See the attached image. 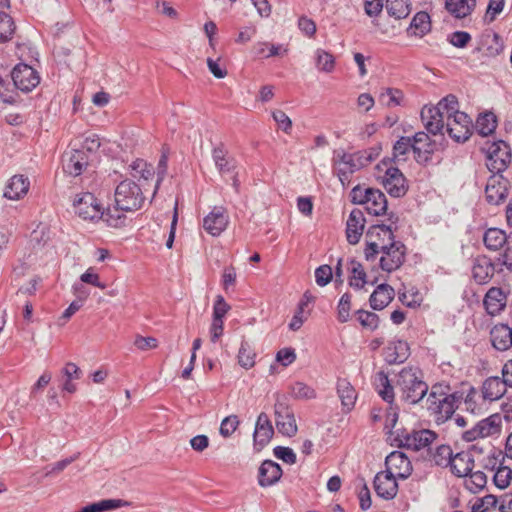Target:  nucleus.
<instances>
[{
    "instance_id": "nucleus-34",
    "label": "nucleus",
    "mask_w": 512,
    "mask_h": 512,
    "mask_svg": "<svg viewBox=\"0 0 512 512\" xmlns=\"http://www.w3.org/2000/svg\"><path fill=\"white\" fill-rule=\"evenodd\" d=\"M476 7V0H446L445 8L455 18L462 19L470 15Z\"/></svg>"
},
{
    "instance_id": "nucleus-4",
    "label": "nucleus",
    "mask_w": 512,
    "mask_h": 512,
    "mask_svg": "<svg viewBox=\"0 0 512 512\" xmlns=\"http://www.w3.org/2000/svg\"><path fill=\"white\" fill-rule=\"evenodd\" d=\"M115 204L124 212L140 209L145 201L140 186L129 179L120 182L115 189Z\"/></svg>"
},
{
    "instance_id": "nucleus-37",
    "label": "nucleus",
    "mask_w": 512,
    "mask_h": 512,
    "mask_svg": "<svg viewBox=\"0 0 512 512\" xmlns=\"http://www.w3.org/2000/svg\"><path fill=\"white\" fill-rule=\"evenodd\" d=\"M130 505V502L123 499H103L84 506L81 512H106Z\"/></svg>"
},
{
    "instance_id": "nucleus-9",
    "label": "nucleus",
    "mask_w": 512,
    "mask_h": 512,
    "mask_svg": "<svg viewBox=\"0 0 512 512\" xmlns=\"http://www.w3.org/2000/svg\"><path fill=\"white\" fill-rule=\"evenodd\" d=\"M501 427L502 416L499 413H494L478 421L471 429L465 431L462 438L467 442H472L478 438L498 435L501 432Z\"/></svg>"
},
{
    "instance_id": "nucleus-45",
    "label": "nucleus",
    "mask_w": 512,
    "mask_h": 512,
    "mask_svg": "<svg viewBox=\"0 0 512 512\" xmlns=\"http://www.w3.org/2000/svg\"><path fill=\"white\" fill-rule=\"evenodd\" d=\"M386 10L389 16L395 19L406 18L409 13V6L404 0H386Z\"/></svg>"
},
{
    "instance_id": "nucleus-18",
    "label": "nucleus",
    "mask_w": 512,
    "mask_h": 512,
    "mask_svg": "<svg viewBox=\"0 0 512 512\" xmlns=\"http://www.w3.org/2000/svg\"><path fill=\"white\" fill-rule=\"evenodd\" d=\"M397 479L391 472H378L373 481L376 494L385 500H392L398 492Z\"/></svg>"
},
{
    "instance_id": "nucleus-50",
    "label": "nucleus",
    "mask_w": 512,
    "mask_h": 512,
    "mask_svg": "<svg viewBox=\"0 0 512 512\" xmlns=\"http://www.w3.org/2000/svg\"><path fill=\"white\" fill-rule=\"evenodd\" d=\"M315 304V297L307 290L300 299L295 314L307 320Z\"/></svg>"
},
{
    "instance_id": "nucleus-3",
    "label": "nucleus",
    "mask_w": 512,
    "mask_h": 512,
    "mask_svg": "<svg viewBox=\"0 0 512 512\" xmlns=\"http://www.w3.org/2000/svg\"><path fill=\"white\" fill-rule=\"evenodd\" d=\"M386 236L390 243L382 245L383 256L380 258V267L383 271L392 272L398 269L405 260L406 247L402 242L394 240L393 229L390 225L376 224L369 227L366 233L367 238Z\"/></svg>"
},
{
    "instance_id": "nucleus-21",
    "label": "nucleus",
    "mask_w": 512,
    "mask_h": 512,
    "mask_svg": "<svg viewBox=\"0 0 512 512\" xmlns=\"http://www.w3.org/2000/svg\"><path fill=\"white\" fill-rule=\"evenodd\" d=\"M384 360L389 365L404 363L409 355L408 343L403 340H392L383 350Z\"/></svg>"
},
{
    "instance_id": "nucleus-22",
    "label": "nucleus",
    "mask_w": 512,
    "mask_h": 512,
    "mask_svg": "<svg viewBox=\"0 0 512 512\" xmlns=\"http://www.w3.org/2000/svg\"><path fill=\"white\" fill-rule=\"evenodd\" d=\"M274 435V428L268 415L261 412L256 420L255 430L253 434L254 445L260 448L265 447Z\"/></svg>"
},
{
    "instance_id": "nucleus-29",
    "label": "nucleus",
    "mask_w": 512,
    "mask_h": 512,
    "mask_svg": "<svg viewBox=\"0 0 512 512\" xmlns=\"http://www.w3.org/2000/svg\"><path fill=\"white\" fill-rule=\"evenodd\" d=\"M506 302L505 290H487L483 300L486 312L491 316L500 314L506 307Z\"/></svg>"
},
{
    "instance_id": "nucleus-58",
    "label": "nucleus",
    "mask_w": 512,
    "mask_h": 512,
    "mask_svg": "<svg viewBox=\"0 0 512 512\" xmlns=\"http://www.w3.org/2000/svg\"><path fill=\"white\" fill-rule=\"evenodd\" d=\"M239 424L240 421L236 415L227 416L222 420L219 432L225 438L230 437L236 431Z\"/></svg>"
},
{
    "instance_id": "nucleus-43",
    "label": "nucleus",
    "mask_w": 512,
    "mask_h": 512,
    "mask_svg": "<svg viewBox=\"0 0 512 512\" xmlns=\"http://www.w3.org/2000/svg\"><path fill=\"white\" fill-rule=\"evenodd\" d=\"M15 23L6 11H0V42H7L12 39L15 33Z\"/></svg>"
},
{
    "instance_id": "nucleus-23",
    "label": "nucleus",
    "mask_w": 512,
    "mask_h": 512,
    "mask_svg": "<svg viewBox=\"0 0 512 512\" xmlns=\"http://www.w3.org/2000/svg\"><path fill=\"white\" fill-rule=\"evenodd\" d=\"M282 474V468L278 463L264 460L258 470V484L261 487L272 486L280 480Z\"/></svg>"
},
{
    "instance_id": "nucleus-28",
    "label": "nucleus",
    "mask_w": 512,
    "mask_h": 512,
    "mask_svg": "<svg viewBox=\"0 0 512 512\" xmlns=\"http://www.w3.org/2000/svg\"><path fill=\"white\" fill-rule=\"evenodd\" d=\"M474 468V457L470 451H461L454 455L450 465L452 474L457 477H467Z\"/></svg>"
},
{
    "instance_id": "nucleus-38",
    "label": "nucleus",
    "mask_w": 512,
    "mask_h": 512,
    "mask_svg": "<svg viewBox=\"0 0 512 512\" xmlns=\"http://www.w3.org/2000/svg\"><path fill=\"white\" fill-rule=\"evenodd\" d=\"M429 108L425 106L421 110V120L424 124L425 129L428 133L432 135L443 134V129L445 127L444 121L445 119L440 114L430 113L425 115V110Z\"/></svg>"
},
{
    "instance_id": "nucleus-6",
    "label": "nucleus",
    "mask_w": 512,
    "mask_h": 512,
    "mask_svg": "<svg viewBox=\"0 0 512 512\" xmlns=\"http://www.w3.org/2000/svg\"><path fill=\"white\" fill-rule=\"evenodd\" d=\"M487 145V148H484L488 159L487 168L493 174L502 175L501 173L504 172L511 163V147L503 140L487 143Z\"/></svg>"
},
{
    "instance_id": "nucleus-20",
    "label": "nucleus",
    "mask_w": 512,
    "mask_h": 512,
    "mask_svg": "<svg viewBox=\"0 0 512 512\" xmlns=\"http://www.w3.org/2000/svg\"><path fill=\"white\" fill-rule=\"evenodd\" d=\"M229 223V215L223 206H215L204 218L203 227L212 236H219Z\"/></svg>"
},
{
    "instance_id": "nucleus-5",
    "label": "nucleus",
    "mask_w": 512,
    "mask_h": 512,
    "mask_svg": "<svg viewBox=\"0 0 512 512\" xmlns=\"http://www.w3.org/2000/svg\"><path fill=\"white\" fill-rule=\"evenodd\" d=\"M484 245L491 251L502 250V264L512 269V232L506 234L499 228H489L483 236Z\"/></svg>"
},
{
    "instance_id": "nucleus-62",
    "label": "nucleus",
    "mask_w": 512,
    "mask_h": 512,
    "mask_svg": "<svg viewBox=\"0 0 512 512\" xmlns=\"http://www.w3.org/2000/svg\"><path fill=\"white\" fill-rule=\"evenodd\" d=\"M272 117L283 132L290 134L292 130V121L284 111L274 110L272 112Z\"/></svg>"
},
{
    "instance_id": "nucleus-33",
    "label": "nucleus",
    "mask_w": 512,
    "mask_h": 512,
    "mask_svg": "<svg viewBox=\"0 0 512 512\" xmlns=\"http://www.w3.org/2000/svg\"><path fill=\"white\" fill-rule=\"evenodd\" d=\"M494 270V266L488 258H477L472 267V276L477 284L483 285L493 275Z\"/></svg>"
},
{
    "instance_id": "nucleus-47",
    "label": "nucleus",
    "mask_w": 512,
    "mask_h": 512,
    "mask_svg": "<svg viewBox=\"0 0 512 512\" xmlns=\"http://www.w3.org/2000/svg\"><path fill=\"white\" fill-rule=\"evenodd\" d=\"M465 480V487L472 493L480 492L487 484V476L482 471L471 472Z\"/></svg>"
},
{
    "instance_id": "nucleus-59",
    "label": "nucleus",
    "mask_w": 512,
    "mask_h": 512,
    "mask_svg": "<svg viewBox=\"0 0 512 512\" xmlns=\"http://www.w3.org/2000/svg\"><path fill=\"white\" fill-rule=\"evenodd\" d=\"M316 65L322 71L331 72L334 68V58L330 53L319 49L316 52Z\"/></svg>"
},
{
    "instance_id": "nucleus-63",
    "label": "nucleus",
    "mask_w": 512,
    "mask_h": 512,
    "mask_svg": "<svg viewBox=\"0 0 512 512\" xmlns=\"http://www.w3.org/2000/svg\"><path fill=\"white\" fill-rule=\"evenodd\" d=\"M333 278V270L329 265H321L315 270L316 283L323 287Z\"/></svg>"
},
{
    "instance_id": "nucleus-48",
    "label": "nucleus",
    "mask_w": 512,
    "mask_h": 512,
    "mask_svg": "<svg viewBox=\"0 0 512 512\" xmlns=\"http://www.w3.org/2000/svg\"><path fill=\"white\" fill-rule=\"evenodd\" d=\"M352 295L348 292L344 293L337 305V320L340 323H346L350 320L351 317V303Z\"/></svg>"
},
{
    "instance_id": "nucleus-55",
    "label": "nucleus",
    "mask_w": 512,
    "mask_h": 512,
    "mask_svg": "<svg viewBox=\"0 0 512 512\" xmlns=\"http://www.w3.org/2000/svg\"><path fill=\"white\" fill-rule=\"evenodd\" d=\"M291 394L296 399H314L315 390L303 382H296L291 386Z\"/></svg>"
},
{
    "instance_id": "nucleus-57",
    "label": "nucleus",
    "mask_w": 512,
    "mask_h": 512,
    "mask_svg": "<svg viewBox=\"0 0 512 512\" xmlns=\"http://www.w3.org/2000/svg\"><path fill=\"white\" fill-rule=\"evenodd\" d=\"M511 479L512 470L507 466H501L494 475V484L499 489H505L509 486Z\"/></svg>"
},
{
    "instance_id": "nucleus-14",
    "label": "nucleus",
    "mask_w": 512,
    "mask_h": 512,
    "mask_svg": "<svg viewBox=\"0 0 512 512\" xmlns=\"http://www.w3.org/2000/svg\"><path fill=\"white\" fill-rule=\"evenodd\" d=\"M381 183L391 197L402 198L408 192L407 179L397 167H388Z\"/></svg>"
},
{
    "instance_id": "nucleus-40",
    "label": "nucleus",
    "mask_w": 512,
    "mask_h": 512,
    "mask_svg": "<svg viewBox=\"0 0 512 512\" xmlns=\"http://www.w3.org/2000/svg\"><path fill=\"white\" fill-rule=\"evenodd\" d=\"M77 291L79 292L77 299L72 301L68 308H66L62 315L58 318L57 324L59 326H64L70 320V318L83 306L84 301L87 299V290Z\"/></svg>"
},
{
    "instance_id": "nucleus-44",
    "label": "nucleus",
    "mask_w": 512,
    "mask_h": 512,
    "mask_svg": "<svg viewBox=\"0 0 512 512\" xmlns=\"http://www.w3.org/2000/svg\"><path fill=\"white\" fill-rule=\"evenodd\" d=\"M275 424L279 433L287 437H293L298 431L294 415L289 417H275Z\"/></svg>"
},
{
    "instance_id": "nucleus-17",
    "label": "nucleus",
    "mask_w": 512,
    "mask_h": 512,
    "mask_svg": "<svg viewBox=\"0 0 512 512\" xmlns=\"http://www.w3.org/2000/svg\"><path fill=\"white\" fill-rule=\"evenodd\" d=\"M386 472L398 479H407L412 473V464L402 451H393L385 459Z\"/></svg>"
},
{
    "instance_id": "nucleus-35",
    "label": "nucleus",
    "mask_w": 512,
    "mask_h": 512,
    "mask_svg": "<svg viewBox=\"0 0 512 512\" xmlns=\"http://www.w3.org/2000/svg\"><path fill=\"white\" fill-rule=\"evenodd\" d=\"M337 393L341 400L342 406L346 411H350L356 402L357 394L354 387L346 379H338Z\"/></svg>"
},
{
    "instance_id": "nucleus-2",
    "label": "nucleus",
    "mask_w": 512,
    "mask_h": 512,
    "mask_svg": "<svg viewBox=\"0 0 512 512\" xmlns=\"http://www.w3.org/2000/svg\"><path fill=\"white\" fill-rule=\"evenodd\" d=\"M463 392H451L450 385L435 383L429 388L426 407L437 421L444 422L452 417L463 399Z\"/></svg>"
},
{
    "instance_id": "nucleus-31",
    "label": "nucleus",
    "mask_w": 512,
    "mask_h": 512,
    "mask_svg": "<svg viewBox=\"0 0 512 512\" xmlns=\"http://www.w3.org/2000/svg\"><path fill=\"white\" fill-rule=\"evenodd\" d=\"M440 114L444 119L448 120L459 111L457 97L449 94L441 99L436 106H430L425 110V115L430 113Z\"/></svg>"
},
{
    "instance_id": "nucleus-60",
    "label": "nucleus",
    "mask_w": 512,
    "mask_h": 512,
    "mask_svg": "<svg viewBox=\"0 0 512 512\" xmlns=\"http://www.w3.org/2000/svg\"><path fill=\"white\" fill-rule=\"evenodd\" d=\"M447 41L456 48H465L471 41V35L466 31H455L448 35Z\"/></svg>"
},
{
    "instance_id": "nucleus-8",
    "label": "nucleus",
    "mask_w": 512,
    "mask_h": 512,
    "mask_svg": "<svg viewBox=\"0 0 512 512\" xmlns=\"http://www.w3.org/2000/svg\"><path fill=\"white\" fill-rule=\"evenodd\" d=\"M345 268L349 274V285L352 288H363L366 284L376 285L375 288H392V286L386 282L378 284V278L375 272L371 271L369 274L366 273L362 264L354 259L347 260Z\"/></svg>"
},
{
    "instance_id": "nucleus-27",
    "label": "nucleus",
    "mask_w": 512,
    "mask_h": 512,
    "mask_svg": "<svg viewBox=\"0 0 512 512\" xmlns=\"http://www.w3.org/2000/svg\"><path fill=\"white\" fill-rule=\"evenodd\" d=\"M507 387L501 377H488L482 384V397L489 401L498 400L506 393Z\"/></svg>"
},
{
    "instance_id": "nucleus-46",
    "label": "nucleus",
    "mask_w": 512,
    "mask_h": 512,
    "mask_svg": "<svg viewBox=\"0 0 512 512\" xmlns=\"http://www.w3.org/2000/svg\"><path fill=\"white\" fill-rule=\"evenodd\" d=\"M413 151V137L402 136L393 146V158L405 161L406 155Z\"/></svg>"
},
{
    "instance_id": "nucleus-15",
    "label": "nucleus",
    "mask_w": 512,
    "mask_h": 512,
    "mask_svg": "<svg viewBox=\"0 0 512 512\" xmlns=\"http://www.w3.org/2000/svg\"><path fill=\"white\" fill-rule=\"evenodd\" d=\"M510 182L503 175L492 174L485 187V196L489 204L499 205L508 197Z\"/></svg>"
},
{
    "instance_id": "nucleus-24",
    "label": "nucleus",
    "mask_w": 512,
    "mask_h": 512,
    "mask_svg": "<svg viewBox=\"0 0 512 512\" xmlns=\"http://www.w3.org/2000/svg\"><path fill=\"white\" fill-rule=\"evenodd\" d=\"M492 346L501 352L512 349V327L507 324H497L490 331Z\"/></svg>"
},
{
    "instance_id": "nucleus-11",
    "label": "nucleus",
    "mask_w": 512,
    "mask_h": 512,
    "mask_svg": "<svg viewBox=\"0 0 512 512\" xmlns=\"http://www.w3.org/2000/svg\"><path fill=\"white\" fill-rule=\"evenodd\" d=\"M10 78L14 87L25 93L32 91L40 83L39 73L25 63L17 64L11 71Z\"/></svg>"
},
{
    "instance_id": "nucleus-39",
    "label": "nucleus",
    "mask_w": 512,
    "mask_h": 512,
    "mask_svg": "<svg viewBox=\"0 0 512 512\" xmlns=\"http://www.w3.org/2000/svg\"><path fill=\"white\" fill-rule=\"evenodd\" d=\"M411 29L414 30L413 34L418 37H423L429 33L431 31V19L429 14L425 11L417 12L410 23L408 31Z\"/></svg>"
},
{
    "instance_id": "nucleus-52",
    "label": "nucleus",
    "mask_w": 512,
    "mask_h": 512,
    "mask_svg": "<svg viewBox=\"0 0 512 512\" xmlns=\"http://www.w3.org/2000/svg\"><path fill=\"white\" fill-rule=\"evenodd\" d=\"M355 314L362 327L370 330L378 328L380 320L377 314L362 309L357 310Z\"/></svg>"
},
{
    "instance_id": "nucleus-41",
    "label": "nucleus",
    "mask_w": 512,
    "mask_h": 512,
    "mask_svg": "<svg viewBox=\"0 0 512 512\" xmlns=\"http://www.w3.org/2000/svg\"><path fill=\"white\" fill-rule=\"evenodd\" d=\"M395 290H373L370 295V306L374 310L384 309L394 298Z\"/></svg>"
},
{
    "instance_id": "nucleus-53",
    "label": "nucleus",
    "mask_w": 512,
    "mask_h": 512,
    "mask_svg": "<svg viewBox=\"0 0 512 512\" xmlns=\"http://www.w3.org/2000/svg\"><path fill=\"white\" fill-rule=\"evenodd\" d=\"M399 300L407 307L416 308L422 303L423 295L420 290H403L399 293Z\"/></svg>"
},
{
    "instance_id": "nucleus-7",
    "label": "nucleus",
    "mask_w": 512,
    "mask_h": 512,
    "mask_svg": "<svg viewBox=\"0 0 512 512\" xmlns=\"http://www.w3.org/2000/svg\"><path fill=\"white\" fill-rule=\"evenodd\" d=\"M437 438V434L428 429L407 432L405 429H398L393 441L398 447H405L419 451L428 447Z\"/></svg>"
},
{
    "instance_id": "nucleus-12",
    "label": "nucleus",
    "mask_w": 512,
    "mask_h": 512,
    "mask_svg": "<svg viewBox=\"0 0 512 512\" xmlns=\"http://www.w3.org/2000/svg\"><path fill=\"white\" fill-rule=\"evenodd\" d=\"M446 130L456 142H466L473 133L474 124L468 114L460 111L446 120Z\"/></svg>"
},
{
    "instance_id": "nucleus-1",
    "label": "nucleus",
    "mask_w": 512,
    "mask_h": 512,
    "mask_svg": "<svg viewBox=\"0 0 512 512\" xmlns=\"http://www.w3.org/2000/svg\"><path fill=\"white\" fill-rule=\"evenodd\" d=\"M373 385L379 396L389 404L394 402L395 389L400 400L408 405L418 404L429 391L422 370L414 366L401 369L396 375L394 386L391 384L388 374L379 371L374 376Z\"/></svg>"
},
{
    "instance_id": "nucleus-19",
    "label": "nucleus",
    "mask_w": 512,
    "mask_h": 512,
    "mask_svg": "<svg viewBox=\"0 0 512 512\" xmlns=\"http://www.w3.org/2000/svg\"><path fill=\"white\" fill-rule=\"evenodd\" d=\"M89 155L85 150L73 149L63 156V169L71 176H79L88 167Z\"/></svg>"
},
{
    "instance_id": "nucleus-16",
    "label": "nucleus",
    "mask_w": 512,
    "mask_h": 512,
    "mask_svg": "<svg viewBox=\"0 0 512 512\" xmlns=\"http://www.w3.org/2000/svg\"><path fill=\"white\" fill-rule=\"evenodd\" d=\"M436 150V142L426 132H417L413 136V153L417 163L426 165Z\"/></svg>"
},
{
    "instance_id": "nucleus-49",
    "label": "nucleus",
    "mask_w": 512,
    "mask_h": 512,
    "mask_svg": "<svg viewBox=\"0 0 512 512\" xmlns=\"http://www.w3.org/2000/svg\"><path fill=\"white\" fill-rule=\"evenodd\" d=\"M454 455L449 445H440L436 448L433 454V461L437 466L450 467L453 461Z\"/></svg>"
},
{
    "instance_id": "nucleus-56",
    "label": "nucleus",
    "mask_w": 512,
    "mask_h": 512,
    "mask_svg": "<svg viewBox=\"0 0 512 512\" xmlns=\"http://www.w3.org/2000/svg\"><path fill=\"white\" fill-rule=\"evenodd\" d=\"M498 499L495 495L488 494L482 498H477L471 507V512H488L497 505Z\"/></svg>"
},
{
    "instance_id": "nucleus-30",
    "label": "nucleus",
    "mask_w": 512,
    "mask_h": 512,
    "mask_svg": "<svg viewBox=\"0 0 512 512\" xmlns=\"http://www.w3.org/2000/svg\"><path fill=\"white\" fill-rule=\"evenodd\" d=\"M366 194L369 195L366 202V210L369 214L374 216H380L387 213V199L385 194L374 188H367Z\"/></svg>"
},
{
    "instance_id": "nucleus-61",
    "label": "nucleus",
    "mask_w": 512,
    "mask_h": 512,
    "mask_svg": "<svg viewBox=\"0 0 512 512\" xmlns=\"http://www.w3.org/2000/svg\"><path fill=\"white\" fill-rule=\"evenodd\" d=\"M274 456L287 464H295L297 457L293 449L284 446H276L273 449Z\"/></svg>"
},
{
    "instance_id": "nucleus-36",
    "label": "nucleus",
    "mask_w": 512,
    "mask_h": 512,
    "mask_svg": "<svg viewBox=\"0 0 512 512\" xmlns=\"http://www.w3.org/2000/svg\"><path fill=\"white\" fill-rule=\"evenodd\" d=\"M497 128V117L493 112L480 113L474 124V129L482 137L489 136L495 132Z\"/></svg>"
},
{
    "instance_id": "nucleus-54",
    "label": "nucleus",
    "mask_w": 512,
    "mask_h": 512,
    "mask_svg": "<svg viewBox=\"0 0 512 512\" xmlns=\"http://www.w3.org/2000/svg\"><path fill=\"white\" fill-rule=\"evenodd\" d=\"M403 100V93L399 89L387 88L385 92L381 93L380 101L388 107H394L401 104Z\"/></svg>"
},
{
    "instance_id": "nucleus-32",
    "label": "nucleus",
    "mask_w": 512,
    "mask_h": 512,
    "mask_svg": "<svg viewBox=\"0 0 512 512\" xmlns=\"http://www.w3.org/2000/svg\"><path fill=\"white\" fill-rule=\"evenodd\" d=\"M212 158L218 172L222 175L232 172L235 168L234 161L228 157V151L223 143H219L213 148Z\"/></svg>"
},
{
    "instance_id": "nucleus-10",
    "label": "nucleus",
    "mask_w": 512,
    "mask_h": 512,
    "mask_svg": "<svg viewBox=\"0 0 512 512\" xmlns=\"http://www.w3.org/2000/svg\"><path fill=\"white\" fill-rule=\"evenodd\" d=\"M73 206L75 213L84 220L97 221L103 216V207L90 192L77 194Z\"/></svg>"
},
{
    "instance_id": "nucleus-42",
    "label": "nucleus",
    "mask_w": 512,
    "mask_h": 512,
    "mask_svg": "<svg viewBox=\"0 0 512 512\" xmlns=\"http://www.w3.org/2000/svg\"><path fill=\"white\" fill-rule=\"evenodd\" d=\"M237 358L239 365L246 370L255 365L256 353L246 340H242Z\"/></svg>"
},
{
    "instance_id": "nucleus-64",
    "label": "nucleus",
    "mask_w": 512,
    "mask_h": 512,
    "mask_svg": "<svg viewBox=\"0 0 512 512\" xmlns=\"http://www.w3.org/2000/svg\"><path fill=\"white\" fill-rule=\"evenodd\" d=\"M230 308V305L226 303L223 296L218 295L213 305V318L223 320Z\"/></svg>"
},
{
    "instance_id": "nucleus-51",
    "label": "nucleus",
    "mask_w": 512,
    "mask_h": 512,
    "mask_svg": "<svg viewBox=\"0 0 512 512\" xmlns=\"http://www.w3.org/2000/svg\"><path fill=\"white\" fill-rule=\"evenodd\" d=\"M121 212L123 211L115 204L114 209H107V211L103 210V216L101 219L105 221L108 226L115 228L121 227L124 225L126 219Z\"/></svg>"
},
{
    "instance_id": "nucleus-13",
    "label": "nucleus",
    "mask_w": 512,
    "mask_h": 512,
    "mask_svg": "<svg viewBox=\"0 0 512 512\" xmlns=\"http://www.w3.org/2000/svg\"><path fill=\"white\" fill-rule=\"evenodd\" d=\"M334 161L335 164L343 166L337 170V175L343 185L346 181L349 182L351 174L367 166L361 151L355 153L338 152Z\"/></svg>"
},
{
    "instance_id": "nucleus-26",
    "label": "nucleus",
    "mask_w": 512,
    "mask_h": 512,
    "mask_svg": "<svg viewBox=\"0 0 512 512\" xmlns=\"http://www.w3.org/2000/svg\"><path fill=\"white\" fill-rule=\"evenodd\" d=\"M29 179L23 175H14L5 186L3 197L9 200H19L29 190Z\"/></svg>"
},
{
    "instance_id": "nucleus-25",
    "label": "nucleus",
    "mask_w": 512,
    "mask_h": 512,
    "mask_svg": "<svg viewBox=\"0 0 512 512\" xmlns=\"http://www.w3.org/2000/svg\"><path fill=\"white\" fill-rule=\"evenodd\" d=\"M364 223L363 212L359 209H353L346 223V237L350 244L355 245L359 242L363 234Z\"/></svg>"
}]
</instances>
